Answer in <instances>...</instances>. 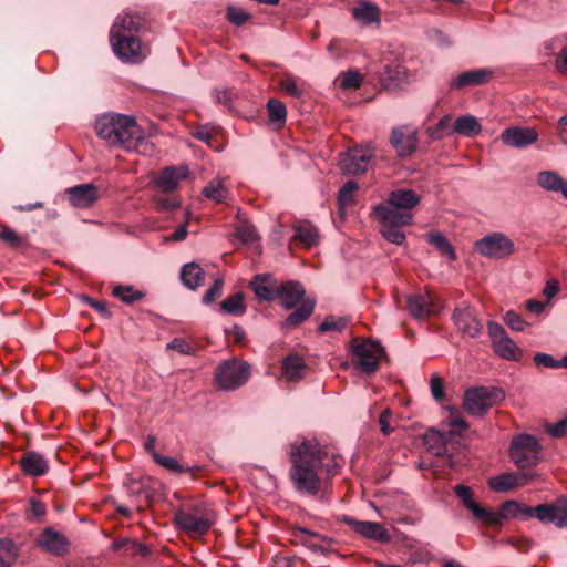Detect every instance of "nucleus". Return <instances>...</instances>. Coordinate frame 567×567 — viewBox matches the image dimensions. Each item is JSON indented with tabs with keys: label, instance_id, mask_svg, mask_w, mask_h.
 Listing matches in <instances>:
<instances>
[{
	"label": "nucleus",
	"instance_id": "f257e3e1",
	"mask_svg": "<svg viewBox=\"0 0 567 567\" xmlns=\"http://www.w3.org/2000/svg\"><path fill=\"white\" fill-rule=\"evenodd\" d=\"M290 462L289 478L292 486L299 494L307 496L326 494L331 478L344 464L341 455L316 440L295 444Z\"/></svg>",
	"mask_w": 567,
	"mask_h": 567
},
{
	"label": "nucleus",
	"instance_id": "f03ea898",
	"mask_svg": "<svg viewBox=\"0 0 567 567\" xmlns=\"http://www.w3.org/2000/svg\"><path fill=\"white\" fill-rule=\"evenodd\" d=\"M95 131L99 137L111 145H118L126 151L151 155L154 145L148 142L134 116L118 113L104 114L96 120Z\"/></svg>",
	"mask_w": 567,
	"mask_h": 567
},
{
	"label": "nucleus",
	"instance_id": "7ed1b4c3",
	"mask_svg": "<svg viewBox=\"0 0 567 567\" xmlns=\"http://www.w3.org/2000/svg\"><path fill=\"white\" fill-rule=\"evenodd\" d=\"M174 523L192 536L205 535L215 523V513L207 503L197 502L175 511Z\"/></svg>",
	"mask_w": 567,
	"mask_h": 567
},
{
	"label": "nucleus",
	"instance_id": "20e7f679",
	"mask_svg": "<svg viewBox=\"0 0 567 567\" xmlns=\"http://www.w3.org/2000/svg\"><path fill=\"white\" fill-rule=\"evenodd\" d=\"M505 399V393L497 386H478L466 390L464 409L474 416H483L494 404Z\"/></svg>",
	"mask_w": 567,
	"mask_h": 567
},
{
	"label": "nucleus",
	"instance_id": "39448f33",
	"mask_svg": "<svg viewBox=\"0 0 567 567\" xmlns=\"http://www.w3.org/2000/svg\"><path fill=\"white\" fill-rule=\"evenodd\" d=\"M542 446L538 440L529 434L514 437L509 446V457L519 468L536 466L540 460Z\"/></svg>",
	"mask_w": 567,
	"mask_h": 567
},
{
	"label": "nucleus",
	"instance_id": "423d86ee",
	"mask_svg": "<svg viewBox=\"0 0 567 567\" xmlns=\"http://www.w3.org/2000/svg\"><path fill=\"white\" fill-rule=\"evenodd\" d=\"M250 377V365L236 359L221 362L215 373L218 388L233 391L244 385Z\"/></svg>",
	"mask_w": 567,
	"mask_h": 567
},
{
	"label": "nucleus",
	"instance_id": "0eeeda50",
	"mask_svg": "<svg viewBox=\"0 0 567 567\" xmlns=\"http://www.w3.org/2000/svg\"><path fill=\"white\" fill-rule=\"evenodd\" d=\"M474 249L483 257L495 260L507 259L516 250L514 241L501 231L491 233L476 240Z\"/></svg>",
	"mask_w": 567,
	"mask_h": 567
},
{
	"label": "nucleus",
	"instance_id": "6e6552de",
	"mask_svg": "<svg viewBox=\"0 0 567 567\" xmlns=\"http://www.w3.org/2000/svg\"><path fill=\"white\" fill-rule=\"evenodd\" d=\"M114 54L124 63L138 64L150 54V48L137 35L110 37Z\"/></svg>",
	"mask_w": 567,
	"mask_h": 567
},
{
	"label": "nucleus",
	"instance_id": "1a4fd4ad",
	"mask_svg": "<svg viewBox=\"0 0 567 567\" xmlns=\"http://www.w3.org/2000/svg\"><path fill=\"white\" fill-rule=\"evenodd\" d=\"M354 364L365 373H373L385 351L379 341L354 339L351 344Z\"/></svg>",
	"mask_w": 567,
	"mask_h": 567
},
{
	"label": "nucleus",
	"instance_id": "9d476101",
	"mask_svg": "<svg viewBox=\"0 0 567 567\" xmlns=\"http://www.w3.org/2000/svg\"><path fill=\"white\" fill-rule=\"evenodd\" d=\"M373 150L369 146H357L340 154L339 167L347 175H360L368 171L373 158Z\"/></svg>",
	"mask_w": 567,
	"mask_h": 567
},
{
	"label": "nucleus",
	"instance_id": "9b49d317",
	"mask_svg": "<svg viewBox=\"0 0 567 567\" xmlns=\"http://www.w3.org/2000/svg\"><path fill=\"white\" fill-rule=\"evenodd\" d=\"M535 514V517L544 524L553 523L558 528L567 527V497H559L553 503H545L528 509V514Z\"/></svg>",
	"mask_w": 567,
	"mask_h": 567
},
{
	"label": "nucleus",
	"instance_id": "f8f14e48",
	"mask_svg": "<svg viewBox=\"0 0 567 567\" xmlns=\"http://www.w3.org/2000/svg\"><path fill=\"white\" fill-rule=\"evenodd\" d=\"M452 319L457 329L471 338H476L482 332L483 327L476 310L466 301L455 307Z\"/></svg>",
	"mask_w": 567,
	"mask_h": 567
},
{
	"label": "nucleus",
	"instance_id": "ddd939ff",
	"mask_svg": "<svg viewBox=\"0 0 567 567\" xmlns=\"http://www.w3.org/2000/svg\"><path fill=\"white\" fill-rule=\"evenodd\" d=\"M34 543L41 550L56 557H64L70 553L68 537L52 527L44 528Z\"/></svg>",
	"mask_w": 567,
	"mask_h": 567
},
{
	"label": "nucleus",
	"instance_id": "4468645a",
	"mask_svg": "<svg viewBox=\"0 0 567 567\" xmlns=\"http://www.w3.org/2000/svg\"><path fill=\"white\" fill-rule=\"evenodd\" d=\"M417 132L412 126L394 127L391 132L390 143L399 157L411 156L417 147Z\"/></svg>",
	"mask_w": 567,
	"mask_h": 567
},
{
	"label": "nucleus",
	"instance_id": "2eb2a0df",
	"mask_svg": "<svg viewBox=\"0 0 567 567\" xmlns=\"http://www.w3.org/2000/svg\"><path fill=\"white\" fill-rule=\"evenodd\" d=\"M339 520L349 525L354 532L368 539L380 543H389L391 540L389 532L380 523L357 520L347 515H342Z\"/></svg>",
	"mask_w": 567,
	"mask_h": 567
},
{
	"label": "nucleus",
	"instance_id": "dca6fc26",
	"mask_svg": "<svg viewBox=\"0 0 567 567\" xmlns=\"http://www.w3.org/2000/svg\"><path fill=\"white\" fill-rule=\"evenodd\" d=\"M375 219L382 226H408L413 223V214L392 206L386 200L373 208Z\"/></svg>",
	"mask_w": 567,
	"mask_h": 567
},
{
	"label": "nucleus",
	"instance_id": "f3484780",
	"mask_svg": "<svg viewBox=\"0 0 567 567\" xmlns=\"http://www.w3.org/2000/svg\"><path fill=\"white\" fill-rule=\"evenodd\" d=\"M143 28L144 19L142 16L124 12L114 20L110 30V37L136 35Z\"/></svg>",
	"mask_w": 567,
	"mask_h": 567
},
{
	"label": "nucleus",
	"instance_id": "a211bd4d",
	"mask_svg": "<svg viewBox=\"0 0 567 567\" xmlns=\"http://www.w3.org/2000/svg\"><path fill=\"white\" fill-rule=\"evenodd\" d=\"M538 138V133L532 127L512 126L504 130L501 134L502 142L511 147L523 148Z\"/></svg>",
	"mask_w": 567,
	"mask_h": 567
},
{
	"label": "nucleus",
	"instance_id": "6ab92c4d",
	"mask_svg": "<svg viewBox=\"0 0 567 567\" xmlns=\"http://www.w3.org/2000/svg\"><path fill=\"white\" fill-rule=\"evenodd\" d=\"M68 198L73 207L89 208L99 199V189L94 184H81L66 189Z\"/></svg>",
	"mask_w": 567,
	"mask_h": 567
},
{
	"label": "nucleus",
	"instance_id": "aec40b11",
	"mask_svg": "<svg viewBox=\"0 0 567 567\" xmlns=\"http://www.w3.org/2000/svg\"><path fill=\"white\" fill-rule=\"evenodd\" d=\"M455 495L461 499L463 506L472 512L473 516L485 524V520H492L493 515L489 509L482 507L474 501L472 487L463 484L453 487Z\"/></svg>",
	"mask_w": 567,
	"mask_h": 567
},
{
	"label": "nucleus",
	"instance_id": "412c9836",
	"mask_svg": "<svg viewBox=\"0 0 567 567\" xmlns=\"http://www.w3.org/2000/svg\"><path fill=\"white\" fill-rule=\"evenodd\" d=\"M406 307L411 316L417 320L425 319L436 312L433 297L427 292L408 296Z\"/></svg>",
	"mask_w": 567,
	"mask_h": 567
},
{
	"label": "nucleus",
	"instance_id": "4be33fe9",
	"mask_svg": "<svg viewBox=\"0 0 567 567\" xmlns=\"http://www.w3.org/2000/svg\"><path fill=\"white\" fill-rule=\"evenodd\" d=\"M533 506H527L525 504H520L515 501H506L502 504L501 509L498 512L489 511V513L493 515L492 520H485L486 525H499L502 524L503 519L512 517L516 518L519 516L524 517H535V514H528V509H533Z\"/></svg>",
	"mask_w": 567,
	"mask_h": 567
},
{
	"label": "nucleus",
	"instance_id": "5701e85b",
	"mask_svg": "<svg viewBox=\"0 0 567 567\" xmlns=\"http://www.w3.org/2000/svg\"><path fill=\"white\" fill-rule=\"evenodd\" d=\"M282 377L288 382H299L309 372V367L306 364L305 359L299 354H288L284 358L281 363Z\"/></svg>",
	"mask_w": 567,
	"mask_h": 567
},
{
	"label": "nucleus",
	"instance_id": "b1692460",
	"mask_svg": "<svg viewBox=\"0 0 567 567\" xmlns=\"http://www.w3.org/2000/svg\"><path fill=\"white\" fill-rule=\"evenodd\" d=\"M249 287L255 295L264 301H271L277 297V281L271 274H259L254 276Z\"/></svg>",
	"mask_w": 567,
	"mask_h": 567
},
{
	"label": "nucleus",
	"instance_id": "393cba45",
	"mask_svg": "<svg viewBox=\"0 0 567 567\" xmlns=\"http://www.w3.org/2000/svg\"><path fill=\"white\" fill-rule=\"evenodd\" d=\"M188 176L187 166H169L164 168L156 178V185L164 193L173 192L177 188L179 182Z\"/></svg>",
	"mask_w": 567,
	"mask_h": 567
},
{
	"label": "nucleus",
	"instance_id": "a878e982",
	"mask_svg": "<svg viewBox=\"0 0 567 567\" xmlns=\"http://www.w3.org/2000/svg\"><path fill=\"white\" fill-rule=\"evenodd\" d=\"M493 71L488 69H476L462 72L451 82L452 89H463L466 86L482 85L491 81Z\"/></svg>",
	"mask_w": 567,
	"mask_h": 567
},
{
	"label": "nucleus",
	"instance_id": "bb28decb",
	"mask_svg": "<svg viewBox=\"0 0 567 567\" xmlns=\"http://www.w3.org/2000/svg\"><path fill=\"white\" fill-rule=\"evenodd\" d=\"M305 289L299 282L289 281L278 286L277 297L281 299L285 309L290 310L303 301Z\"/></svg>",
	"mask_w": 567,
	"mask_h": 567
},
{
	"label": "nucleus",
	"instance_id": "cd10ccee",
	"mask_svg": "<svg viewBox=\"0 0 567 567\" xmlns=\"http://www.w3.org/2000/svg\"><path fill=\"white\" fill-rule=\"evenodd\" d=\"M420 196L413 189H395L389 194L386 199L392 206L411 212L412 208L420 204Z\"/></svg>",
	"mask_w": 567,
	"mask_h": 567
},
{
	"label": "nucleus",
	"instance_id": "c85d7f7f",
	"mask_svg": "<svg viewBox=\"0 0 567 567\" xmlns=\"http://www.w3.org/2000/svg\"><path fill=\"white\" fill-rule=\"evenodd\" d=\"M352 16L357 21L363 24H379L381 21L380 8L369 1L359 2L358 6L352 9Z\"/></svg>",
	"mask_w": 567,
	"mask_h": 567
},
{
	"label": "nucleus",
	"instance_id": "c756f323",
	"mask_svg": "<svg viewBox=\"0 0 567 567\" xmlns=\"http://www.w3.org/2000/svg\"><path fill=\"white\" fill-rule=\"evenodd\" d=\"M23 472L30 476H41L47 473L49 466L44 457L37 452H29L20 460Z\"/></svg>",
	"mask_w": 567,
	"mask_h": 567
},
{
	"label": "nucleus",
	"instance_id": "7c9ffc66",
	"mask_svg": "<svg viewBox=\"0 0 567 567\" xmlns=\"http://www.w3.org/2000/svg\"><path fill=\"white\" fill-rule=\"evenodd\" d=\"M537 183L540 187L548 192H560L567 198V181L563 179L554 171H544L538 173Z\"/></svg>",
	"mask_w": 567,
	"mask_h": 567
},
{
	"label": "nucleus",
	"instance_id": "2f4dec72",
	"mask_svg": "<svg viewBox=\"0 0 567 567\" xmlns=\"http://www.w3.org/2000/svg\"><path fill=\"white\" fill-rule=\"evenodd\" d=\"M205 272L196 262H189L182 267L181 280L189 289L195 290L203 285Z\"/></svg>",
	"mask_w": 567,
	"mask_h": 567
},
{
	"label": "nucleus",
	"instance_id": "473e14b6",
	"mask_svg": "<svg viewBox=\"0 0 567 567\" xmlns=\"http://www.w3.org/2000/svg\"><path fill=\"white\" fill-rule=\"evenodd\" d=\"M305 533H308L307 528L295 527L290 534V542L295 545L305 546L313 553H321L323 555L328 554V547L324 544H317L316 542L310 539Z\"/></svg>",
	"mask_w": 567,
	"mask_h": 567
},
{
	"label": "nucleus",
	"instance_id": "72a5a7b5",
	"mask_svg": "<svg viewBox=\"0 0 567 567\" xmlns=\"http://www.w3.org/2000/svg\"><path fill=\"white\" fill-rule=\"evenodd\" d=\"M482 126L472 115L458 116L453 124V132L463 136H475L480 134Z\"/></svg>",
	"mask_w": 567,
	"mask_h": 567
},
{
	"label": "nucleus",
	"instance_id": "f704fd0d",
	"mask_svg": "<svg viewBox=\"0 0 567 567\" xmlns=\"http://www.w3.org/2000/svg\"><path fill=\"white\" fill-rule=\"evenodd\" d=\"M315 309V300L305 299L300 306L292 311L285 320V326L293 328L307 320Z\"/></svg>",
	"mask_w": 567,
	"mask_h": 567
},
{
	"label": "nucleus",
	"instance_id": "c9c22d12",
	"mask_svg": "<svg viewBox=\"0 0 567 567\" xmlns=\"http://www.w3.org/2000/svg\"><path fill=\"white\" fill-rule=\"evenodd\" d=\"M496 354L506 360H518L520 350L508 334L492 344Z\"/></svg>",
	"mask_w": 567,
	"mask_h": 567
},
{
	"label": "nucleus",
	"instance_id": "e433bc0d",
	"mask_svg": "<svg viewBox=\"0 0 567 567\" xmlns=\"http://www.w3.org/2000/svg\"><path fill=\"white\" fill-rule=\"evenodd\" d=\"M154 462L172 473H175V474L189 473L192 475V477H195V473L197 471H199L198 466H193V467L183 466L178 463V461L175 457L163 456L161 454H154Z\"/></svg>",
	"mask_w": 567,
	"mask_h": 567
},
{
	"label": "nucleus",
	"instance_id": "4c0bfd02",
	"mask_svg": "<svg viewBox=\"0 0 567 567\" xmlns=\"http://www.w3.org/2000/svg\"><path fill=\"white\" fill-rule=\"evenodd\" d=\"M514 472H506L488 480V486L496 493H505L517 488Z\"/></svg>",
	"mask_w": 567,
	"mask_h": 567
},
{
	"label": "nucleus",
	"instance_id": "58836bf2",
	"mask_svg": "<svg viewBox=\"0 0 567 567\" xmlns=\"http://www.w3.org/2000/svg\"><path fill=\"white\" fill-rule=\"evenodd\" d=\"M426 239L441 255L447 256L451 260L456 259L455 249L442 233L431 231L426 234Z\"/></svg>",
	"mask_w": 567,
	"mask_h": 567
},
{
	"label": "nucleus",
	"instance_id": "ea45409f",
	"mask_svg": "<svg viewBox=\"0 0 567 567\" xmlns=\"http://www.w3.org/2000/svg\"><path fill=\"white\" fill-rule=\"evenodd\" d=\"M267 110L269 121L278 124L279 127L284 126L287 118V109L284 102L277 99H269L267 102Z\"/></svg>",
	"mask_w": 567,
	"mask_h": 567
},
{
	"label": "nucleus",
	"instance_id": "a19ab883",
	"mask_svg": "<svg viewBox=\"0 0 567 567\" xmlns=\"http://www.w3.org/2000/svg\"><path fill=\"white\" fill-rule=\"evenodd\" d=\"M452 116L450 114L443 116L434 126H431L426 130L427 136L432 141L442 140L445 136H450L454 134L453 126L451 127Z\"/></svg>",
	"mask_w": 567,
	"mask_h": 567
},
{
	"label": "nucleus",
	"instance_id": "79ce46f5",
	"mask_svg": "<svg viewBox=\"0 0 567 567\" xmlns=\"http://www.w3.org/2000/svg\"><path fill=\"white\" fill-rule=\"evenodd\" d=\"M404 74V70L400 65H385L381 73V81L386 89H395Z\"/></svg>",
	"mask_w": 567,
	"mask_h": 567
},
{
	"label": "nucleus",
	"instance_id": "37998d69",
	"mask_svg": "<svg viewBox=\"0 0 567 567\" xmlns=\"http://www.w3.org/2000/svg\"><path fill=\"white\" fill-rule=\"evenodd\" d=\"M18 557V549L13 542L0 538V567H10Z\"/></svg>",
	"mask_w": 567,
	"mask_h": 567
},
{
	"label": "nucleus",
	"instance_id": "c03bdc74",
	"mask_svg": "<svg viewBox=\"0 0 567 567\" xmlns=\"http://www.w3.org/2000/svg\"><path fill=\"white\" fill-rule=\"evenodd\" d=\"M203 194L216 203H224L228 197V189L225 187L223 181L215 178L203 189Z\"/></svg>",
	"mask_w": 567,
	"mask_h": 567
},
{
	"label": "nucleus",
	"instance_id": "a18cd8bd",
	"mask_svg": "<svg viewBox=\"0 0 567 567\" xmlns=\"http://www.w3.org/2000/svg\"><path fill=\"white\" fill-rule=\"evenodd\" d=\"M220 309L225 313L237 315L244 313L246 310V306L244 303L243 293H234L220 302Z\"/></svg>",
	"mask_w": 567,
	"mask_h": 567
},
{
	"label": "nucleus",
	"instance_id": "49530a36",
	"mask_svg": "<svg viewBox=\"0 0 567 567\" xmlns=\"http://www.w3.org/2000/svg\"><path fill=\"white\" fill-rule=\"evenodd\" d=\"M236 229V236L240 239L244 244H249L257 241L259 239L257 229L255 226L249 223L248 220L244 219L237 224L235 227Z\"/></svg>",
	"mask_w": 567,
	"mask_h": 567
},
{
	"label": "nucleus",
	"instance_id": "de8ad7c7",
	"mask_svg": "<svg viewBox=\"0 0 567 567\" xmlns=\"http://www.w3.org/2000/svg\"><path fill=\"white\" fill-rule=\"evenodd\" d=\"M303 83L298 81L291 75H285L280 82L279 87L289 96L300 99L305 93Z\"/></svg>",
	"mask_w": 567,
	"mask_h": 567
},
{
	"label": "nucleus",
	"instance_id": "09e8293b",
	"mask_svg": "<svg viewBox=\"0 0 567 567\" xmlns=\"http://www.w3.org/2000/svg\"><path fill=\"white\" fill-rule=\"evenodd\" d=\"M293 237L306 247H312L318 243L317 229L309 226L296 227Z\"/></svg>",
	"mask_w": 567,
	"mask_h": 567
},
{
	"label": "nucleus",
	"instance_id": "8fccbe9b",
	"mask_svg": "<svg viewBox=\"0 0 567 567\" xmlns=\"http://www.w3.org/2000/svg\"><path fill=\"white\" fill-rule=\"evenodd\" d=\"M113 296L120 298L125 303H133L135 301L141 300L144 297V293L138 290H134L132 286H122L118 285L113 289Z\"/></svg>",
	"mask_w": 567,
	"mask_h": 567
},
{
	"label": "nucleus",
	"instance_id": "3c124183",
	"mask_svg": "<svg viewBox=\"0 0 567 567\" xmlns=\"http://www.w3.org/2000/svg\"><path fill=\"white\" fill-rule=\"evenodd\" d=\"M358 184L354 181H348L339 190L338 202L341 206L350 205L354 202V192Z\"/></svg>",
	"mask_w": 567,
	"mask_h": 567
},
{
	"label": "nucleus",
	"instance_id": "603ef678",
	"mask_svg": "<svg viewBox=\"0 0 567 567\" xmlns=\"http://www.w3.org/2000/svg\"><path fill=\"white\" fill-rule=\"evenodd\" d=\"M0 239L13 248H19L24 244L23 237L8 226H1Z\"/></svg>",
	"mask_w": 567,
	"mask_h": 567
},
{
	"label": "nucleus",
	"instance_id": "864d4df0",
	"mask_svg": "<svg viewBox=\"0 0 567 567\" xmlns=\"http://www.w3.org/2000/svg\"><path fill=\"white\" fill-rule=\"evenodd\" d=\"M402 226H382L381 234L390 243L402 245L405 240V234L400 229Z\"/></svg>",
	"mask_w": 567,
	"mask_h": 567
},
{
	"label": "nucleus",
	"instance_id": "5fc2aeb1",
	"mask_svg": "<svg viewBox=\"0 0 567 567\" xmlns=\"http://www.w3.org/2000/svg\"><path fill=\"white\" fill-rule=\"evenodd\" d=\"M504 322L514 331H524L528 323L522 318V316L514 310H508L504 315Z\"/></svg>",
	"mask_w": 567,
	"mask_h": 567
},
{
	"label": "nucleus",
	"instance_id": "6e6d98bb",
	"mask_svg": "<svg viewBox=\"0 0 567 567\" xmlns=\"http://www.w3.org/2000/svg\"><path fill=\"white\" fill-rule=\"evenodd\" d=\"M347 323H348V321L346 319H342V318L336 319L334 317L329 316L318 327V330H319V332L341 331L346 328Z\"/></svg>",
	"mask_w": 567,
	"mask_h": 567
},
{
	"label": "nucleus",
	"instance_id": "4d7b16f0",
	"mask_svg": "<svg viewBox=\"0 0 567 567\" xmlns=\"http://www.w3.org/2000/svg\"><path fill=\"white\" fill-rule=\"evenodd\" d=\"M154 204L158 212H169L179 206V202L174 196H156Z\"/></svg>",
	"mask_w": 567,
	"mask_h": 567
},
{
	"label": "nucleus",
	"instance_id": "13d9d810",
	"mask_svg": "<svg viewBox=\"0 0 567 567\" xmlns=\"http://www.w3.org/2000/svg\"><path fill=\"white\" fill-rule=\"evenodd\" d=\"M224 281L218 278L214 281V284L209 287V289L205 292L203 297V302L208 305L221 296Z\"/></svg>",
	"mask_w": 567,
	"mask_h": 567
},
{
	"label": "nucleus",
	"instance_id": "bf43d9fd",
	"mask_svg": "<svg viewBox=\"0 0 567 567\" xmlns=\"http://www.w3.org/2000/svg\"><path fill=\"white\" fill-rule=\"evenodd\" d=\"M430 388L434 400L437 402H442L445 398L442 378H440L436 374L432 375L430 380Z\"/></svg>",
	"mask_w": 567,
	"mask_h": 567
},
{
	"label": "nucleus",
	"instance_id": "052dcab7",
	"mask_svg": "<svg viewBox=\"0 0 567 567\" xmlns=\"http://www.w3.org/2000/svg\"><path fill=\"white\" fill-rule=\"evenodd\" d=\"M227 18L235 25H243L249 20L250 16L243 9L229 7L227 9Z\"/></svg>",
	"mask_w": 567,
	"mask_h": 567
},
{
	"label": "nucleus",
	"instance_id": "680f3d73",
	"mask_svg": "<svg viewBox=\"0 0 567 567\" xmlns=\"http://www.w3.org/2000/svg\"><path fill=\"white\" fill-rule=\"evenodd\" d=\"M362 83V76L359 72L349 71L344 73L341 80V86L343 89H357Z\"/></svg>",
	"mask_w": 567,
	"mask_h": 567
},
{
	"label": "nucleus",
	"instance_id": "e2e57ef3",
	"mask_svg": "<svg viewBox=\"0 0 567 567\" xmlns=\"http://www.w3.org/2000/svg\"><path fill=\"white\" fill-rule=\"evenodd\" d=\"M546 431L554 437L560 439L567 435V419L559 420L555 424H546Z\"/></svg>",
	"mask_w": 567,
	"mask_h": 567
},
{
	"label": "nucleus",
	"instance_id": "0e129e2a",
	"mask_svg": "<svg viewBox=\"0 0 567 567\" xmlns=\"http://www.w3.org/2000/svg\"><path fill=\"white\" fill-rule=\"evenodd\" d=\"M80 299L99 311L105 318H111V312L107 310L105 301L95 300L86 295H81Z\"/></svg>",
	"mask_w": 567,
	"mask_h": 567
},
{
	"label": "nucleus",
	"instance_id": "69168bd1",
	"mask_svg": "<svg viewBox=\"0 0 567 567\" xmlns=\"http://www.w3.org/2000/svg\"><path fill=\"white\" fill-rule=\"evenodd\" d=\"M167 349L176 350L182 354H190L194 351L193 347L185 339L182 338L173 339L167 344Z\"/></svg>",
	"mask_w": 567,
	"mask_h": 567
},
{
	"label": "nucleus",
	"instance_id": "338daca9",
	"mask_svg": "<svg viewBox=\"0 0 567 567\" xmlns=\"http://www.w3.org/2000/svg\"><path fill=\"white\" fill-rule=\"evenodd\" d=\"M536 365H543L550 369H557L558 360L555 359L553 355L538 352L533 358Z\"/></svg>",
	"mask_w": 567,
	"mask_h": 567
},
{
	"label": "nucleus",
	"instance_id": "774afa93",
	"mask_svg": "<svg viewBox=\"0 0 567 567\" xmlns=\"http://www.w3.org/2000/svg\"><path fill=\"white\" fill-rule=\"evenodd\" d=\"M487 329L492 340V344L495 343V341L501 340L502 338L507 336L505 329L497 322L489 321L487 323Z\"/></svg>",
	"mask_w": 567,
	"mask_h": 567
}]
</instances>
